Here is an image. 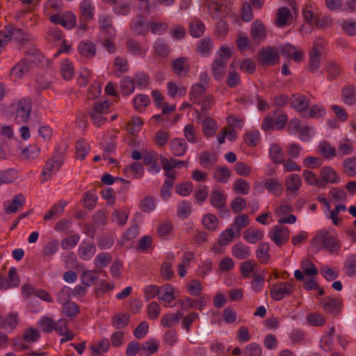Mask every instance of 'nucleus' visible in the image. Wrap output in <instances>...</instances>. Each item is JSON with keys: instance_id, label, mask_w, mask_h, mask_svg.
<instances>
[{"instance_id": "14", "label": "nucleus", "mask_w": 356, "mask_h": 356, "mask_svg": "<svg viewBox=\"0 0 356 356\" xmlns=\"http://www.w3.org/2000/svg\"><path fill=\"white\" fill-rule=\"evenodd\" d=\"M172 70L179 76H186L189 68L188 60L185 57H179L172 61Z\"/></svg>"}, {"instance_id": "28", "label": "nucleus", "mask_w": 356, "mask_h": 356, "mask_svg": "<svg viewBox=\"0 0 356 356\" xmlns=\"http://www.w3.org/2000/svg\"><path fill=\"white\" fill-rule=\"evenodd\" d=\"M264 232L259 229L248 228L243 233V238L250 243H256L262 240Z\"/></svg>"}, {"instance_id": "1", "label": "nucleus", "mask_w": 356, "mask_h": 356, "mask_svg": "<svg viewBox=\"0 0 356 356\" xmlns=\"http://www.w3.org/2000/svg\"><path fill=\"white\" fill-rule=\"evenodd\" d=\"M311 246L316 252L326 249L330 253H338L341 249L337 236L327 230H320L312 238Z\"/></svg>"}, {"instance_id": "34", "label": "nucleus", "mask_w": 356, "mask_h": 356, "mask_svg": "<svg viewBox=\"0 0 356 356\" xmlns=\"http://www.w3.org/2000/svg\"><path fill=\"white\" fill-rule=\"evenodd\" d=\"M159 349L158 343L154 339L143 343L140 346V356H149L156 353Z\"/></svg>"}, {"instance_id": "55", "label": "nucleus", "mask_w": 356, "mask_h": 356, "mask_svg": "<svg viewBox=\"0 0 356 356\" xmlns=\"http://www.w3.org/2000/svg\"><path fill=\"white\" fill-rule=\"evenodd\" d=\"M325 115V108L321 105H312L309 108V111L308 113H304L303 117L306 118H313V119H317L322 118Z\"/></svg>"}, {"instance_id": "47", "label": "nucleus", "mask_w": 356, "mask_h": 356, "mask_svg": "<svg viewBox=\"0 0 356 356\" xmlns=\"http://www.w3.org/2000/svg\"><path fill=\"white\" fill-rule=\"evenodd\" d=\"M12 38L19 43H24L31 40V35L23 29L9 26Z\"/></svg>"}, {"instance_id": "48", "label": "nucleus", "mask_w": 356, "mask_h": 356, "mask_svg": "<svg viewBox=\"0 0 356 356\" xmlns=\"http://www.w3.org/2000/svg\"><path fill=\"white\" fill-rule=\"evenodd\" d=\"M344 173L349 177L356 175V156L349 157L343 161Z\"/></svg>"}, {"instance_id": "33", "label": "nucleus", "mask_w": 356, "mask_h": 356, "mask_svg": "<svg viewBox=\"0 0 356 356\" xmlns=\"http://www.w3.org/2000/svg\"><path fill=\"white\" fill-rule=\"evenodd\" d=\"M218 130L217 122L210 118H207L202 122V131L207 137H213Z\"/></svg>"}, {"instance_id": "13", "label": "nucleus", "mask_w": 356, "mask_h": 356, "mask_svg": "<svg viewBox=\"0 0 356 356\" xmlns=\"http://www.w3.org/2000/svg\"><path fill=\"white\" fill-rule=\"evenodd\" d=\"M227 63L223 58H216L211 65V72L216 80L222 79L225 74V67Z\"/></svg>"}, {"instance_id": "41", "label": "nucleus", "mask_w": 356, "mask_h": 356, "mask_svg": "<svg viewBox=\"0 0 356 356\" xmlns=\"http://www.w3.org/2000/svg\"><path fill=\"white\" fill-rule=\"evenodd\" d=\"M102 270H85L83 272L81 279V282L83 285L86 286H92L95 281H97L99 279V277L97 275H95V273H100Z\"/></svg>"}, {"instance_id": "8", "label": "nucleus", "mask_w": 356, "mask_h": 356, "mask_svg": "<svg viewBox=\"0 0 356 356\" xmlns=\"http://www.w3.org/2000/svg\"><path fill=\"white\" fill-rule=\"evenodd\" d=\"M321 306L323 310L332 314L341 313L343 307L342 300L332 297H326L321 300Z\"/></svg>"}, {"instance_id": "18", "label": "nucleus", "mask_w": 356, "mask_h": 356, "mask_svg": "<svg viewBox=\"0 0 356 356\" xmlns=\"http://www.w3.org/2000/svg\"><path fill=\"white\" fill-rule=\"evenodd\" d=\"M321 181H324V186L326 183L337 184L340 179L337 175L335 170L330 166H324L321 169Z\"/></svg>"}, {"instance_id": "39", "label": "nucleus", "mask_w": 356, "mask_h": 356, "mask_svg": "<svg viewBox=\"0 0 356 356\" xmlns=\"http://www.w3.org/2000/svg\"><path fill=\"white\" fill-rule=\"evenodd\" d=\"M155 53L160 57H167L170 53L168 44L163 39H157L154 44Z\"/></svg>"}, {"instance_id": "2", "label": "nucleus", "mask_w": 356, "mask_h": 356, "mask_svg": "<svg viewBox=\"0 0 356 356\" xmlns=\"http://www.w3.org/2000/svg\"><path fill=\"white\" fill-rule=\"evenodd\" d=\"M12 116L16 124L26 123L32 109L31 99L23 97L11 105Z\"/></svg>"}, {"instance_id": "7", "label": "nucleus", "mask_w": 356, "mask_h": 356, "mask_svg": "<svg viewBox=\"0 0 356 356\" xmlns=\"http://www.w3.org/2000/svg\"><path fill=\"white\" fill-rule=\"evenodd\" d=\"M259 62L263 66L272 65L279 60L278 51L270 46L263 47L259 52Z\"/></svg>"}, {"instance_id": "57", "label": "nucleus", "mask_w": 356, "mask_h": 356, "mask_svg": "<svg viewBox=\"0 0 356 356\" xmlns=\"http://www.w3.org/2000/svg\"><path fill=\"white\" fill-rule=\"evenodd\" d=\"M213 177L219 183H226L230 177V171L225 166L217 168L214 172Z\"/></svg>"}, {"instance_id": "56", "label": "nucleus", "mask_w": 356, "mask_h": 356, "mask_svg": "<svg viewBox=\"0 0 356 356\" xmlns=\"http://www.w3.org/2000/svg\"><path fill=\"white\" fill-rule=\"evenodd\" d=\"M114 244V238L108 233L102 234L97 241L98 246L103 250L110 249Z\"/></svg>"}, {"instance_id": "46", "label": "nucleus", "mask_w": 356, "mask_h": 356, "mask_svg": "<svg viewBox=\"0 0 356 356\" xmlns=\"http://www.w3.org/2000/svg\"><path fill=\"white\" fill-rule=\"evenodd\" d=\"M353 152V146L352 141L348 138H346L343 140H341L338 145L337 155L343 157L346 155H350Z\"/></svg>"}, {"instance_id": "58", "label": "nucleus", "mask_w": 356, "mask_h": 356, "mask_svg": "<svg viewBox=\"0 0 356 356\" xmlns=\"http://www.w3.org/2000/svg\"><path fill=\"white\" fill-rule=\"evenodd\" d=\"M40 148L36 145H31L21 152L22 158L27 160H34L39 155Z\"/></svg>"}, {"instance_id": "42", "label": "nucleus", "mask_w": 356, "mask_h": 356, "mask_svg": "<svg viewBox=\"0 0 356 356\" xmlns=\"http://www.w3.org/2000/svg\"><path fill=\"white\" fill-rule=\"evenodd\" d=\"M344 270L347 275L356 277V254H349L344 263Z\"/></svg>"}, {"instance_id": "25", "label": "nucleus", "mask_w": 356, "mask_h": 356, "mask_svg": "<svg viewBox=\"0 0 356 356\" xmlns=\"http://www.w3.org/2000/svg\"><path fill=\"white\" fill-rule=\"evenodd\" d=\"M318 151L325 159H330L337 156V151L330 143L324 140L319 143Z\"/></svg>"}, {"instance_id": "24", "label": "nucleus", "mask_w": 356, "mask_h": 356, "mask_svg": "<svg viewBox=\"0 0 356 356\" xmlns=\"http://www.w3.org/2000/svg\"><path fill=\"white\" fill-rule=\"evenodd\" d=\"M131 29V31L137 35H145L147 31L145 18L142 15H138L133 19Z\"/></svg>"}, {"instance_id": "62", "label": "nucleus", "mask_w": 356, "mask_h": 356, "mask_svg": "<svg viewBox=\"0 0 356 356\" xmlns=\"http://www.w3.org/2000/svg\"><path fill=\"white\" fill-rule=\"evenodd\" d=\"M133 103L134 108L137 111L142 112L143 108L148 106L150 103V99L146 95H138L134 97Z\"/></svg>"}, {"instance_id": "61", "label": "nucleus", "mask_w": 356, "mask_h": 356, "mask_svg": "<svg viewBox=\"0 0 356 356\" xmlns=\"http://www.w3.org/2000/svg\"><path fill=\"white\" fill-rule=\"evenodd\" d=\"M212 41L209 38H203L197 46V51L204 56L209 55L212 49Z\"/></svg>"}, {"instance_id": "19", "label": "nucleus", "mask_w": 356, "mask_h": 356, "mask_svg": "<svg viewBox=\"0 0 356 356\" xmlns=\"http://www.w3.org/2000/svg\"><path fill=\"white\" fill-rule=\"evenodd\" d=\"M31 64L33 63H31L30 60L25 58L22 59L18 63L11 68L10 74L20 78L24 74L29 72Z\"/></svg>"}, {"instance_id": "50", "label": "nucleus", "mask_w": 356, "mask_h": 356, "mask_svg": "<svg viewBox=\"0 0 356 356\" xmlns=\"http://www.w3.org/2000/svg\"><path fill=\"white\" fill-rule=\"evenodd\" d=\"M120 90L123 95H129L134 91V81L130 76H124L120 81Z\"/></svg>"}, {"instance_id": "60", "label": "nucleus", "mask_w": 356, "mask_h": 356, "mask_svg": "<svg viewBox=\"0 0 356 356\" xmlns=\"http://www.w3.org/2000/svg\"><path fill=\"white\" fill-rule=\"evenodd\" d=\"M60 72L64 79L70 80L74 76V67L72 62L67 59L64 60L60 65Z\"/></svg>"}, {"instance_id": "22", "label": "nucleus", "mask_w": 356, "mask_h": 356, "mask_svg": "<svg viewBox=\"0 0 356 356\" xmlns=\"http://www.w3.org/2000/svg\"><path fill=\"white\" fill-rule=\"evenodd\" d=\"M78 50L81 56L86 58H91L94 57L96 54L95 44L87 40H83L79 43Z\"/></svg>"}, {"instance_id": "4", "label": "nucleus", "mask_w": 356, "mask_h": 356, "mask_svg": "<svg viewBox=\"0 0 356 356\" xmlns=\"http://www.w3.org/2000/svg\"><path fill=\"white\" fill-rule=\"evenodd\" d=\"M294 291V285L291 282H279L271 286L270 295L273 300L280 301L286 297L291 296Z\"/></svg>"}, {"instance_id": "30", "label": "nucleus", "mask_w": 356, "mask_h": 356, "mask_svg": "<svg viewBox=\"0 0 356 356\" xmlns=\"http://www.w3.org/2000/svg\"><path fill=\"white\" fill-rule=\"evenodd\" d=\"M124 172L127 174V176H128V174L131 173L132 178L140 179L143 176L144 168L140 162H134L127 165L124 169Z\"/></svg>"}, {"instance_id": "38", "label": "nucleus", "mask_w": 356, "mask_h": 356, "mask_svg": "<svg viewBox=\"0 0 356 356\" xmlns=\"http://www.w3.org/2000/svg\"><path fill=\"white\" fill-rule=\"evenodd\" d=\"M291 16V11L287 7L280 8L276 15L275 23L277 26L283 27L287 24Z\"/></svg>"}, {"instance_id": "29", "label": "nucleus", "mask_w": 356, "mask_h": 356, "mask_svg": "<svg viewBox=\"0 0 356 356\" xmlns=\"http://www.w3.org/2000/svg\"><path fill=\"white\" fill-rule=\"evenodd\" d=\"M302 185V179L299 175L291 174L285 179L286 189L291 192L298 191Z\"/></svg>"}, {"instance_id": "37", "label": "nucleus", "mask_w": 356, "mask_h": 356, "mask_svg": "<svg viewBox=\"0 0 356 356\" xmlns=\"http://www.w3.org/2000/svg\"><path fill=\"white\" fill-rule=\"evenodd\" d=\"M202 223L209 231H216L219 225L218 218L212 213L205 214L202 219Z\"/></svg>"}, {"instance_id": "51", "label": "nucleus", "mask_w": 356, "mask_h": 356, "mask_svg": "<svg viewBox=\"0 0 356 356\" xmlns=\"http://www.w3.org/2000/svg\"><path fill=\"white\" fill-rule=\"evenodd\" d=\"M81 16L85 19H90L94 16V7L90 0H83L80 4Z\"/></svg>"}, {"instance_id": "63", "label": "nucleus", "mask_w": 356, "mask_h": 356, "mask_svg": "<svg viewBox=\"0 0 356 356\" xmlns=\"http://www.w3.org/2000/svg\"><path fill=\"white\" fill-rule=\"evenodd\" d=\"M340 26L347 35L350 36L356 35V21L343 19L340 22Z\"/></svg>"}, {"instance_id": "11", "label": "nucleus", "mask_w": 356, "mask_h": 356, "mask_svg": "<svg viewBox=\"0 0 356 356\" xmlns=\"http://www.w3.org/2000/svg\"><path fill=\"white\" fill-rule=\"evenodd\" d=\"M309 103V99L304 95H293L291 98V106L300 113L307 111Z\"/></svg>"}, {"instance_id": "35", "label": "nucleus", "mask_w": 356, "mask_h": 356, "mask_svg": "<svg viewBox=\"0 0 356 356\" xmlns=\"http://www.w3.org/2000/svg\"><path fill=\"white\" fill-rule=\"evenodd\" d=\"M269 156L275 164L282 163L284 159L282 149L277 143H274L270 146L269 149Z\"/></svg>"}, {"instance_id": "15", "label": "nucleus", "mask_w": 356, "mask_h": 356, "mask_svg": "<svg viewBox=\"0 0 356 356\" xmlns=\"http://www.w3.org/2000/svg\"><path fill=\"white\" fill-rule=\"evenodd\" d=\"M96 250V246L94 243L83 242L78 249V254L82 260L88 261L93 257Z\"/></svg>"}, {"instance_id": "32", "label": "nucleus", "mask_w": 356, "mask_h": 356, "mask_svg": "<svg viewBox=\"0 0 356 356\" xmlns=\"http://www.w3.org/2000/svg\"><path fill=\"white\" fill-rule=\"evenodd\" d=\"M112 261V256L111 253L107 252H102L99 253L94 259V264L96 270H101V268L106 267Z\"/></svg>"}, {"instance_id": "17", "label": "nucleus", "mask_w": 356, "mask_h": 356, "mask_svg": "<svg viewBox=\"0 0 356 356\" xmlns=\"http://www.w3.org/2000/svg\"><path fill=\"white\" fill-rule=\"evenodd\" d=\"M99 27L108 37L113 38L116 35V31L112 25L111 17L107 15H101L99 17Z\"/></svg>"}, {"instance_id": "36", "label": "nucleus", "mask_w": 356, "mask_h": 356, "mask_svg": "<svg viewBox=\"0 0 356 356\" xmlns=\"http://www.w3.org/2000/svg\"><path fill=\"white\" fill-rule=\"evenodd\" d=\"M67 205V202L60 200L55 204L47 213L44 216V220H49L57 215H60L64 211V208Z\"/></svg>"}, {"instance_id": "23", "label": "nucleus", "mask_w": 356, "mask_h": 356, "mask_svg": "<svg viewBox=\"0 0 356 356\" xmlns=\"http://www.w3.org/2000/svg\"><path fill=\"white\" fill-rule=\"evenodd\" d=\"M205 86L201 83H195L192 86L189 92V99L191 102L200 104L202 102V97L205 93Z\"/></svg>"}, {"instance_id": "53", "label": "nucleus", "mask_w": 356, "mask_h": 356, "mask_svg": "<svg viewBox=\"0 0 356 356\" xmlns=\"http://www.w3.org/2000/svg\"><path fill=\"white\" fill-rule=\"evenodd\" d=\"M235 237V232L234 229L230 226L229 228L226 229L219 235L218 243L220 245H227L230 243Z\"/></svg>"}, {"instance_id": "26", "label": "nucleus", "mask_w": 356, "mask_h": 356, "mask_svg": "<svg viewBox=\"0 0 356 356\" xmlns=\"http://www.w3.org/2000/svg\"><path fill=\"white\" fill-rule=\"evenodd\" d=\"M270 245L266 242H262L259 244L256 250V257L257 259L264 264H267L270 258Z\"/></svg>"}, {"instance_id": "59", "label": "nucleus", "mask_w": 356, "mask_h": 356, "mask_svg": "<svg viewBox=\"0 0 356 356\" xmlns=\"http://www.w3.org/2000/svg\"><path fill=\"white\" fill-rule=\"evenodd\" d=\"M209 200L213 207H217L222 204H226L227 197L219 191L213 190L210 194Z\"/></svg>"}, {"instance_id": "54", "label": "nucleus", "mask_w": 356, "mask_h": 356, "mask_svg": "<svg viewBox=\"0 0 356 356\" xmlns=\"http://www.w3.org/2000/svg\"><path fill=\"white\" fill-rule=\"evenodd\" d=\"M341 95L346 104L353 105L356 102V90L353 86H348L344 88Z\"/></svg>"}, {"instance_id": "10", "label": "nucleus", "mask_w": 356, "mask_h": 356, "mask_svg": "<svg viewBox=\"0 0 356 356\" xmlns=\"http://www.w3.org/2000/svg\"><path fill=\"white\" fill-rule=\"evenodd\" d=\"M270 238L277 245L280 246L289 241V229L286 227L276 225L273 232L270 233Z\"/></svg>"}, {"instance_id": "16", "label": "nucleus", "mask_w": 356, "mask_h": 356, "mask_svg": "<svg viewBox=\"0 0 356 356\" xmlns=\"http://www.w3.org/2000/svg\"><path fill=\"white\" fill-rule=\"evenodd\" d=\"M25 204V197L23 194L19 193L14 196L12 201L8 204L4 205L5 213H13L18 211Z\"/></svg>"}, {"instance_id": "43", "label": "nucleus", "mask_w": 356, "mask_h": 356, "mask_svg": "<svg viewBox=\"0 0 356 356\" xmlns=\"http://www.w3.org/2000/svg\"><path fill=\"white\" fill-rule=\"evenodd\" d=\"M129 319L127 314H117L112 317L111 324L116 329H122L128 325Z\"/></svg>"}, {"instance_id": "64", "label": "nucleus", "mask_w": 356, "mask_h": 356, "mask_svg": "<svg viewBox=\"0 0 356 356\" xmlns=\"http://www.w3.org/2000/svg\"><path fill=\"white\" fill-rule=\"evenodd\" d=\"M243 354L245 356H261V347L257 343H251L245 347Z\"/></svg>"}, {"instance_id": "12", "label": "nucleus", "mask_w": 356, "mask_h": 356, "mask_svg": "<svg viewBox=\"0 0 356 356\" xmlns=\"http://www.w3.org/2000/svg\"><path fill=\"white\" fill-rule=\"evenodd\" d=\"M169 146L172 154L175 156H183L188 149V145L184 139L179 138L172 139L170 142Z\"/></svg>"}, {"instance_id": "49", "label": "nucleus", "mask_w": 356, "mask_h": 356, "mask_svg": "<svg viewBox=\"0 0 356 356\" xmlns=\"http://www.w3.org/2000/svg\"><path fill=\"white\" fill-rule=\"evenodd\" d=\"M38 324L42 332L51 333L55 329L56 321L51 317L44 316L40 319Z\"/></svg>"}, {"instance_id": "40", "label": "nucleus", "mask_w": 356, "mask_h": 356, "mask_svg": "<svg viewBox=\"0 0 356 356\" xmlns=\"http://www.w3.org/2000/svg\"><path fill=\"white\" fill-rule=\"evenodd\" d=\"M90 147L84 139L80 138L76 144V157L78 159L83 160L89 153Z\"/></svg>"}, {"instance_id": "44", "label": "nucleus", "mask_w": 356, "mask_h": 356, "mask_svg": "<svg viewBox=\"0 0 356 356\" xmlns=\"http://www.w3.org/2000/svg\"><path fill=\"white\" fill-rule=\"evenodd\" d=\"M183 317V314L178 312L176 314H167L162 316L161 324L165 327H171L174 323H177Z\"/></svg>"}, {"instance_id": "31", "label": "nucleus", "mask_w": 356, "mask_h": 356, "mask_svg": "<svg viewBox=\"0 0 356 356\" xmlns=\"http://www.w3.org/2000/svg\"><path fill=\"white\" fill-rule=\"evenodd\" d=\"M264 187L268 191L275 196H280L283 191L282 184L277 179H268L264 183Z\"/></svg>"}, {"instance_id": "52", "label": "nucleus", "mask_w": 356, "mask_h": 356, "mask_svg": "<svg viewBox=\"0 0 356 356\" xmlns=\"http://www.w3.org/2000/svg\"><path fill=\"white\" fill-rule=\"evenodd\" d=\"M199 161L201 165L204 168L213 166L217 161V158L214 154L209 152H202L199 156Z\"/></svg>"}, {"instance_id": "6", "label": "nucleus", "mask_w": 356, "mask_h": 356, "mask_svg": "<svg viewBox=\"0 0 356 356\" xmlns=\"http://www.w3.org/2000/svg\"><path fill=\"white\" fill-rule=\"evenodd\" d=\"M63 163V159L61 154H56L48 160L42 171V176L44 177L42 182L47 181L53 174H55Z\"/></svg>"}, {"instance_id": "27", "label": "nucleus", "mask_w": 356, "mask_h": 356, "mask_svg": "<svg viewBox=\"0 0 356 356\" xmlns=\"http://www.w3.org/2000/svg\"><path fill=\"white\" fill-rule=\"evenodd\" d=\"M321 52L316 47L309 52V69L312 72H316L321 65Z\"/></svg>"}, {"instance_id": "20", "label": "nucleus", "mask_w": 356, "mask_h": 356, "mask_svg": "<svg viewBox=\"0 0 356 356\" xmlns=\"http://www.w3.org/2000/svg\"><path fill=\"white\" fill-rule=\"evenodd\" d=\"M250 35L254 40L261 41L264 40L266 36V31L264 24L259 20L254 21L250 28Z\"/></svg>"}, {"instance_id": "5", "label": "nucleus", "mask_w": 356, "mask_h": 356, "mask_svg": "<svg viewBox=\"0 0 356 356\" xmlns=\"http://www.w3.org/2000/svg\"><path fill=\"white\" fill-rule=\"evenodd\" d=\"M208 9L213 19H222L229 15L231 6L227 0H218L211 2Z\"/></svg>"}, {"instance_id": "21", "label": "nucleus", "mask_w": 356, "mask_h": 356, "mask_svg": "<svg viewBox=\"0 0 356 356\" xmlns=\"http://www.w3.org/2000/svg\"><path fill=\"white\" fill-rule=\"evenodd\" d=\"M232 253L235 258L239 260H242L250 257L251 254V250L248 245L240 242L233 245Z\"/></svg>"}, {"instance_id": "9", "label": "nucleus", "mask_w": 356, "mask_h": 356, "mask_svg": "<svg viewBox=\"0 0 356 356\" xmlns=\"http://www.w3.org/2000/svg\"><path fill=\"white\" fill-rule=\"evenodd\" d=\"M280 51L282 56L290 58L298 63H301L303 60L304 51L289 43L280 46Z\"/></svg>"}, {"instance_id": "3", "label": "nucleus", "mask_w": 356, "mask_h": 356, "mask_svg": "<svg viewBox=\"0 0 356 356\" xmlns=\"http://www.w3.org/2000/svg\"><path fill=\"white\" fill-rule=\"evenodd\" d=\"M109 105L107 101L95 102L89 111V115L94 125L101 127L107 118L105 115L108 113Z\"/></svg>"}, {"instance_id": "45", "label": "nucleus", "mask_w": 356, "mask_h": 356, "mask_svg": "<svg viewBox=\"0 0 356 356\" xmlns=\"http://www.w3.org/2000/svg\"><path fill=\"white\" fill-rule=\"evenodd\" d=\"M62 305L63 314L67 317L74 318L80 313V308L79 305L74 302H67L65 304Z\"/></svg>"}]
</instances>
